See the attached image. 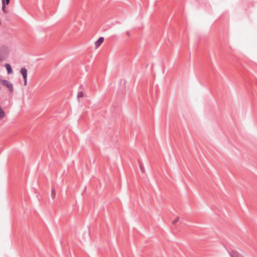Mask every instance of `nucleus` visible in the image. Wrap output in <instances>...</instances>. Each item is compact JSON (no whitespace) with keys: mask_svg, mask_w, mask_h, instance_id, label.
I'll list each match as a JSON object with an SVG mask.
<instances>
[{"mask_svg":"<svg viewBox=\"0 0 257 257\" xmlns=\"http://www.w3.org/2000/svg\"><path fill=\"white\" fill-rule=\"evenodd\" d=\"M6 5H7L5 4V2L2 3V11L5 14H7L8 13V12L6 10Z\"/></svg>","mask_w":257,"mask_h":257,"instance_id":"obj_6","label":"nucleus"},{"mask_svg":"<svg viewBox=\"0 0 257 257\" xmlns=\"http://www.w3.org/2000/svg\"><path fill=\"white\" fill-rule=\"evenodd\" d=\"M126 34L127 36H130V32H129L128 31H127L126 32Z\"/></svg>","mask_w":257,"mask_h":257,"instance_id":"obj_13","label":"nucleus"},{"mask_svg":"<svg viewBox=\"0 0 257 257\" xmlns=\"http://www.w3.org/2000/svg\"><path fill=\"white\" fill-rule=\"evenodd\" d=\"M140 169L141 170V172L142 173H144L145 172V168L144 167L142 166V165L141 164H140Z\"/></svg>","mask_w":257,"mask_h":257,"instance_id":"obj_11","label":"nucleus"},{"mask_svg":"<svg viewBox=\"0 0 257 257\" xmlns=\"http://www.w3.org/2000/svg\"><path fill=\"white\" fill-rule=\"evenodd\" d=\"M82 87H83L82 84H80V85L79 86V89H81L82 88Z\"/></svg>","mask_w":257,"mask_h":257,"instance_id":"obj_14","label":"nucleus"},{"mask_svg":"<svg viewBox=\"0 0 257 257\" xmlns=\"http://www.w3.org/2000/svg\"><path fill=\"white\" fill-rule=\"evenodd\" d=\"M231 257H243L239 252L235 250H231L229 252Z\"/></svg>","mask_w":257,"mask_h":257,"instance_id":"obj_4","label":"nucleus"},{"mask_svg":"<svg viewBox=\"0 0 257 257\" xmlns=\"http://www.w3.org/2000/svg\"><path fill=\"white\" fill-rule=\"evenodd\" d=\"M5 67H6L7 72L8 74H11L13 73V70L11 65L9 63H6L5 64Z\"/></svg>","mask_w":257,"mask_h":257,"instance_id":"obj_5","label":"nucleus"},{"mask_svg":"<svg viewBox=\"0 0 257 257\" xmlns=\"http://www.w3.org/2000/svg\"><path fill=\"white\" fill-rule=\"evenodd\" d=\"M2 3H4L5 2V4H6L7 5H9V3H10V0H2Z\"/></svg>","mask_w":257,"mask_h":257,"instance_id":"obj_10","label":"nucleus"},{"mask_svg":"<svg viewBox=\"0 0 257 257\" xmlns=\"http://www.w3.org/2000/svg\"><path fill=\"white\" fill-rule=\"evenodd\" d=\"M178 219H179V218L177 217V218H176L175 220H174L172 222V223L173 224H175L176 223H177L178 221Z\"/></svg>","mask_w":257,"mask_h":257,"instance_id":"obj_12","label":"nucleus"},{"mask_svg":"<svg viewBox=\"0 0 257 257\" xmlns=\"http://www.w3.org/2000/svg\"><path fill=\"white\" fill-rule=\"evenodd\" d=\"M2 84L7 87L8 88V89H9V91H10V92L11 93H13V84L9 82V81L7 80H2Z\"/></svg>","mask_w":257,"mask_h":257,"instance_id":"obj_1","label":"nucleus"},{"mask_svg":"<svg viewBox=\"0 0 257 257\" xmlns=\"http://www.w3.org/2000/svg\"><path fill=\"white\" fill-rule=\"evenodd\" d=\"M2 80L0 79V89H1V84H2Z\"/></svg>","mask_w":257,"mask_h":257,"instance_id":"obj_15","label":"nucleus"},{"mask_svg":"<svg viewBox=\"0 0 257 257\" xmlns=\"http://www.w3.org/2000/svg\"><path fill=\"white\" fill-rule=\"evenodd\" d=\"M27 69L25 67H22L20 70V73H21L23 79H24V85H26L27 83Z\"/></svg>","mask_w":257,"mask_h":257,"instance_id":"obj_2","label":"nucleus"},{"mask_svg":"<svg viewBox=\"0 0 257 257\" xmlns=\"http://www.w3.org/2000/svg\"><path fill=\"white\" fill-rule=\"evenodd\" d=\"M83 96V92L82 91H79L77 94V97L80 98Z\"/></svg>","mask_w":257,"mask_h":257,"instance_id":"obj_9","label":"nucleus"},{"mask_svg":"<svg viewBox=\"0 0 257 257\" xmlns=\"http://www.w3.org/2000/svg\"><path fill=\"white\" fill-rule=\"evenodd\" d=\"M5 116V112L0 106V118H3Z\"/></svg>","mask_w":257,"mask_h":257,"instance_id":"obj_7","label":"nucleus"},{"mask_svg":"<svg viewBox=\"0 0 257 257\" xmlns=\"http://www.w3.org/2000/svg\"><path fill=\"white\" fill-rule=\"evenodd\" d=\"M103 41L104 38L102 37H99L98 39L95 42V48L96 49L99 47Z\"/></svg>","mask_w":257,"mask_h":257,"instance_id":"obj_3","label":"nucleus"},{"mask_svg":"<svg viewBox=\"0 0 257 257\" xmlns=\"http://www.w3.org/2000/svg\"><path fill=\"white\" fill-rule=\"evenodd\" d=\"M56 196L55 190L54 188H52L51 189V197L52 199H54Z\"/></svg>","mask_w":257,"mask_h":257,"instance_id":"obj_8","label":"nucleus"}]
</instances>
